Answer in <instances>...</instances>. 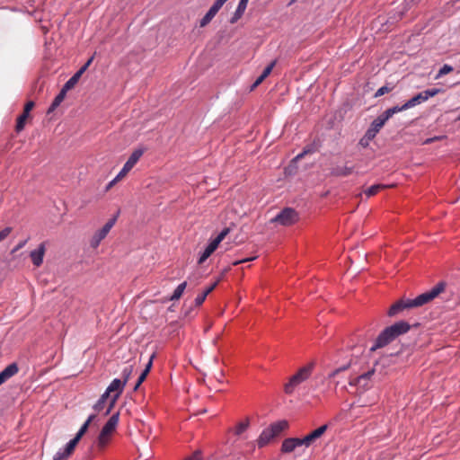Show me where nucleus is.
<instances>
[{"instance_id": "nucleus-6", "label": "nucleus", "mask_w": 460, "mask_h": 460, "mask_svg": "<svg viewBox=\"0 0 460 460\" xmlns=\"http://www.w3.org/2000/svg\"><path fill=\"white\" fill-rule=\"evenodd\" d=\"M124 386H125V382H122L121 379L115 378L111 381L110 385L107 387L104 394H105V396L110 397V402H109V406L104 413L105 415H108L111 411L118 398L122 394Z\"/></svg>"}, {"instance_id": "nucleus-55", "label": "nucleus", "mask_w": 460, "mask_h": 460, "mask_svg": "<svg viewBox=\"0 0 460 460\" xmlns=\"http://www.w3.org/2000/svg\"><path fill=\"white\" fill-rule=\"evenodd\" d=\"M88 67V64H84L77 72L82 75Z\"/></svg>"}, {"instance_id": "nucleus-11", "label": "nucleus", "mask_w": 460, "mask_h": 460, "mask_svg": "<svg viewBox=\"0 0 460 460\" xmlns=\"http://www.w3.org/2000/svg\"><path fill=\"white\" fill-rule=\"evenodd\" d=\"M79 442V439H77L75 437L71 439L66 446L63 451L57 452L54 456L53 460H65L67 457L70 456V455L74 452L75 447H76L77 443Z\"/></svg>"}, {"instance_id": "nucleus-12", "label": "nucleus", "mask_w": 460, "mask_h": 460, "mask_svg": "<svg viewBox=\"0 0 460 460\" xmlns=\"http://www.w3.org/2000/svg\"><path fill=\"white\" fill-rule=\"evenodd\" d=\"M46 252V245L41 243L36 250H33L30 253V257L34 266L40 267L43 262V258Z\"/></svg>"}, {"instance_id": "nucleus-47", "label": "nucleus", "mask_w": 460, "mask_h": 460, "mask_svg": "<svg viewBox=\"0 0 460 460\" xmlns=\"http://www.w3.org/2000/svg\"><path fill=\"white\" fill-rule=\"evenodd\" d=\"M226 1L227 0H216L212 4V7L219 11Z\"/></svg>"}, {"instance_id": "nucleus-30", "label": "nucleus", "mask_w": 460, "mask_h": 460, "mask_svg": "<svg viewBox=\"0 0 460 460\" xmlns=\"http://www.w3.org/2000/svg\"><path fill=\"white\" fill-rule=\"evenodd\" d=\"M407 109V107H404V103L401 106L396 105L392 108L387 109L383 115H394L395 113L402 111L403 110Z\"/></svg>"}, {"instance_id": "nucleus-35", "label": "nucleus", "mask_w": 460, "mask_h": 460, "mask_svg": "<svg viewBox=\"0 0 460 460\" xmlns=\"http://www.w3.org/2000/svg\"><path fill=\"white\" fill-rule=\"evenodd\" d=\"M245 10L237 7L235 12L234 13L232 18L230 19L231 23L236 22L244 13Z\"/></svg>"}, {"instance_id": "nucleus-21", "label": "nucleus", "mask_w": 460, "mask_h": 460, "mask_svg": "<svg viewBox=\"0 0 460 460\" xmlns=\"http://www.w3.org/2000/svg\"><path fill=\"white\" fill-rule=\"evenodd\" d=\"M151 366H152V361L149 360L148 364L146 365V368L143 370V372L140 374V376H138V379L134 386V390H137L138 387L140 386V385L145 381V379L146 378V376L148 375L149 371H150V368H151Z\"/></svg>"}, {"instance_id": "nucleus-51", "label": "nucleus", "mask_w": 460, "mask_h": 460, "mask_svg": "<svg viewBox=\"0 0 460 460\" xmlns=\"http://www.w3.org/2000/svg\"><path fill=\"white\" fill-rule=\"evenodd\" d=\"M264 81V79L260 75L256 80L255 82L251 85V91L254 90L258 85H260L262 82Z\"/></svg>"}, {"instance_id": "nucleus-18", "label": "nucleus", "mask_w": 460, "mask_h": 460, "mask_svg": "<svg viewBox=\"0 0 460 460\" xmlns=\"http://www.w3.org/2000/svg\"><path fill=\"white\" fill-rule=\"evenodd\" d=\"M230 232V229L228 227H226L224 228L220 233L219 234L210 242V243L207 246L208 248H209V250L211 252H215L219 243L226 238V236L229 234Z\"/></svg>"}, {"instance_id": "nucleus-14", "label": "nucleus", "mask_w": 460, "mask_h": 460, "mask_svg": "<svg viewBox=\"0 0 460 460\" xmlns=\"http://www.w3.org/2000/svg\"><path fill=\"white\" fill-rule=\"evenodd\" d=\"M145 151L146 148L144 147H138L135 149L128 157V161L125 163L124 166L130 171L139 161Z\"/></svg>"}, {"instance_id": "nucleus-34", "label": "nucleus", "mask_w": 460, "mask_h": 460, "mask_svg": "<svg viewBox=\"0 0 460 460\" xmlns=\"http://www.w3.org/2000/svg\"><path fill=\"white\" fill-rule=\"evenodd\" d=\"M245 10L237 7L235 12L234 13L232 18L230 19L231 23L236 22L244 13Z\"/></svg>"}, {"instance_id": "nucleus-49", "label": "nucleus", "mask_w": 460, "mask_h": 460, "mask_svg": "<svg viewBox=\"0 0 460 460\" xmlns=\"http://www.w3.org/2000/svg\"><path fill=\"white\" fill-rule=\"evenodd\" d=\"M445 137V136H438V137H430V138H427L426 140L423 141V144L424 145H428V144H430L434 141H437V140H441Z\"/></svg>"}, {"instance_id": "nucleus-7", "label": "nucleus", "mask_w": 460, "mask_h": 460, "mask_svg": "<svg viewBox=\"0 0 460 460\" xmlns=\"http://www.w3.org/2000/svg\"><path fill=\"white\" fill-rule=\"evenodd\" d=\"M298 220V215L293 208H287L279 212L271 221L281 226H288Z\"/></svg>"}, {"instance_id": "nucleus-29", "label": "nucleus", "mask_w": 460, "mask_h": 460, "mask_svg": "<svg viewBox=\"0 0 460 460\" xmlns=\"http://www.w3.org/2000/svg\"><path fill=\"white\" fill-rule=\"evenodd\" d=\"M132 372H133V367L132 366H128V367H124V369L122 370V373H121L122 379H121V381L125 382V385L129 380V378H130V376L132 375Z\"/></svg>"}, {"instance_id": "nucleus-42", "label": "nucleus", "mask_w": 460, "mask_h": 460, "mask_svg": "<svg viewBox=\"0 0 460 460\" xmlns=\"http://www.w3.org/2000/svg\"><path fill=\"white\" fill-rule=\"evenodd\" d=\"M207 296H208L204 292L202 294H200V295H198L197 297L194 300L195 305L196 306L201 305L203 304V302L205 301Z\"/></svg>"}, {"instance_id": "nucleus-20", "label": "nucleus", "mask_w": 460, "mask_h": 460, "mask_svg": "<svg viewBox=\"0 0 460 460\" xmlns=\"http://www.w3.org/2000/svg\"><path fill=\"white\" fill-rule=\"evenodd\" d=\"M250 426V420L248 418H245L244 420L238 422L234 428L232 429V431L236 436H241L243 433H244L247 429Z\"/></svg>"}, {"instance_id": "nucleus-1", "label": "nucleus", "mask_w": 460, "mask_h": 460, "mask_svg": "<svg viewBox=\"0 0 460 460\" xmlns=\"http://www.w3.org/2000/svg\"><path fill=\"white\" fill-rule=\"evenodd\" d=\"M445 288L446 284L444 282H439L429 291L420 294L413 299L402 298L390 306L387 314L390 317H394L402 314L404 310L420 307L438 296L445 291Z\"/></svg>"}, {"instance_id": "nucleus-33", "label": "nucleus", "mask_w": 460, "mask_h": 460, "mask_svg": "<svg viewBox=\"0 0 460 460\" xmlns=\"http://www.w3.org/2000/svg\"><path fill=\"white\" fill-rule=\"evenodd\" d=\"M277 61L276 60H273L272 62H270L263 70V72L261 73V76L265 80L266 77L269 76V75L271 73L273 67L275 66Z\"/></svg>"}, {"instance_id": "nucleus-15", "label": "nucleus", "mask_w": 460, "mask_h": 460, "mask_svg": "<svg viewBox=\"0 0 460 460\" xmlns=\"http://www.w3.org/2000/svg\"><path fill=\"white\" fill-rule=\"evenodd\" d=\"M319 143L314 140L313 143L305 146L303 151L299 153L297 155H296L292 161L296 163L303 159L305 155L317 152L319 150Z\"/></svg>"}, {"instance_id": "nucleus-59", "label": "nucleus", "mask_w": 460, "mask_h": 460, "mask_svg": "<svg viewBox=\"0 0 460 460\" xmlns=\"http://www.w3.org/2000/svg\"><path fill=\"white\" fill-rule=\"evenodd\" d=\"M93 57L90 58L85 64H88V66H89L90 64L93 62Z\"/></svg>"}, {"instance_id": "nucleus-26", "label": "nucleus", "mask_w": 460, "mask_h": 460, "mask_svg": "<svg viewBox=\"0 0 460 460\" xmlns=\"http://www.w3.org/2000/svg\"><path fill=\"white\" fill-rule=\"evenodd\" d=\"M81 76L82 75L80 73L76 72L71 78L66 81L64 86L68 90L72 89L77 84Z\"/></svg>"}, {"instance_id": "nucleus-38", "label": "nucleus", "mask_w": 460, "mask_h": 460, "mask_svg": "<svg viewBox=\"0 0 460 460\" xmlns=\"http://www.w3.org/2000/svg\"><path fill=\"white\" fill-rule=\"evenodd\" d=\"M292 441L294 442V446L295 447H300V446H305L306 447H308L309 446L307 445L306 441H305V438H291Z\"/></svg>"}, {"instance_id": "nucleus-58", "label": "nucleus", "mask_w": 460, "mask_h": 460, "mask_svg": "<svg viewBox=\"0 0 460 460\" xmlns=\"http://www.w3.org/2000/svg\"><path fill=\"white\" fill-rule=\"evenodd\" d=\"M230 270V267H227L226 268L223 272H222V276H224L226 272H228Z\"/></svg>"}, {"instance_id": "nucleus-54", "label": "nucleus", "mask_w": 460, "mask_h": 460, "mask_svg": "<svg viewBox=\"0 0 460 460\" xmlns=\"http://www.w3.org/2000/svg\"><path fill=\"white\" fill-rule=\"evenodd\" d=\"M208 13H210L211 16L214 18L216 14L218 13V11L211 6Z\"/></svg>"}, {"instance_id": "nucleus-52", "label": "nucleus", "mask_w": 460, "mask_h": 460, "mask_svg": "<svg viewBox=\"0 0 460 460\" xmlns=\"http://www.w3.org/2000/svg\"><path fill=\"white\" fill-rule=\"evenodd\" d=\"M27 243V240H24V241H22L20 242L12 251V252H18L20 249H22L25 243Z\"/></svg>"}, {"instance_id": "nucleus-22", "label": "nucleus", "mask_w": 460, "mask_h": 460, "mask_svg": "<svg viewBox=\"0 0 460 460\" xmlns=\"http://www.w3.org/2000/svg\"><path fill=\"white\" fill-rule=\"evenodd\" d=\"M186 286H187V282L184 281L182 283H181L174 290L173 294L172 295V296L170 297V300L171 301H174V300H178L181 298V296H182L185 288H186Z\"/></svg>"}, {"instance_id": "nucleus-24", "label": "nucleus", "mask_w": 460, "mask_h": 460, "mask_svg": "<svg viewBox=\"0 0 460 460\" xmlns=\"http://www.w3.org/2000/svg\"><path fill=\"white\" fill-rule=\"evenodd\" d=\"M31 118V117H18L15 130L17 132L22 131L24 128L25 125L30 123Z\"/></svg>"}, {"instance_id": "nucleus-10", "label": "nucleus", "mask_w": 460, "mask_h": 460, "mask_svg": "<svg viewBox=\"0 0 460 460\" xmlns=\"http://www.w3.org/2000/svg\"><path fill=\"white\" fill-rule=\"evenodd\" d=\"M374 373H375V369L372 368L371 370H368L367 372H366L358 376L353 377L350 379L349 385L358 386L359 388H362L363 390L367 389L369 387V381H370L372 376L374 375Z\"/></svg>"}, {"instance_id": "nucleus-25", "label": "nucleus", "mask_w": 460, "mask_h": 460, "mask_svg": "<svg viewBox=\"0 0 460 460\" xmlns=\"http://www.w3.org/2000/svg\"><path fill=\"white\" fill-rule=\"evenodd\" d=\"M295 448L294 442L291 438L285 439L281 446V451L284 453H291Z\"/></svg>"}, {"instance_id": "nucleus-27", "label": "nucleus", "mask_w": 460, "mask_h": 460, "mask_svg": "<svg viewBox=\"0 0 460 460\" xmlns=\"http://www.w3.org/2000/svg\"><path fill=\"white\" fill-rule=\"evenodd\" d=\"M109 401L110 402V397L109 396H105V394H103L101 398L98 400V402L94 404L93 406V409L96 411H101L103 410L104 408V404L105 402Z\"/></svg>"}, {"instance_id": "nucleus-8", "label": "nucleus", "mask_w": 460, "mask_h": 460, "mask_svg": "<svg viewBox=\"0 0 460 460\" xmlns=\"http://www.w3.org/2000/svg\"><path fill=\"white\" fill-rule=\"evenodd\" d=\"M440 92V89L438 88H430L425 91H422L416 94L415 96L409 99L404 102V107L411 108L415 105L420 104L423 102L427 101L429 98L435 96L437 93Z\"/></svg>"}, {"instance_id": "nucleus-44", "label": "nucleus", "mask_w": 460, "mask_h": 460, "mask_svg": "<svg viewBox=\"0 0 460 460\" xmlns=\"http://www.w3.org/2000/svg\"><path fill=\"white\" fill-rule=\"evenodd\" d=\"M11 232H12V228L9 226L5 227L2 231H0V242L4 240L10 234Z\"/></svg>"}, {"instance_id": "nucleus-50", "label": "nucleus", "mask_w": 460, "mask_h": 460, "mask_svg": "<svg viewBox=\"0 0 460 460\" xmlns=\"http://www.w3.org/2000/svg\"><path fill=\"white\" fill-rule=\"evenodd\" d=\"M256 257H251V258H245V259H243V260H238V261H235L232 263L233 266H236V265H239L243 262H246V261H252L253 260H255Z\"/></svg>"}, {"instance_id": "nucleus-9", "label": "nucleus", "mask_w": 460, "mask_h": 460, "mask_svg": "<svg viewBox=\"0 0 460 460\" xmlns=\"http://www.w3.org/2000/svg\"><path fill=\"white\" fill-rule=\"evenodd\" d=\"M117 220V217L110 219L102 229L98 230L92 237L91 246L93 248H97L101 242L107 236L111 229L113 227Z\"/></svg>"}, {"instance_id": "nucleus-40", "label": "nucleus", "mask_w": 460, "mask_h": 460, "mask_svg": "<svg viewBox=\"0 0 460 460\" xmlns=\"http://www.w3.org/2000/svg\"><path fill=\"white\" fill-rule=\"evenodd\" d=\"M33 107H34V102L32 101L28 102L24 105L23 111L21 115H29Z\"/></svg>"}, {"instance_id": "nucleus-46", "label": "nucleus", "mask_w": 460, "mask_h": 460, "mask_svg": "<svg viewBox=\"0 0 460 460\" xmlns=\"http://www.w3.org/2000/svg\"><path fill=\"white\" fill-rule=\"evenodd\" d=\"M390 88L387 87V86H382L380 87L375 93V97H379V96H382L384 95L385 93H387L388 92H390Z\"/></svg>"}, {"instance_id": "nucleus-31", "label": "nucleus", "mask_w": 460, "mask_h": 460, "mask_svg": "<svg viewBox=\"0 0 460 460\" xmlns=\"http://www.w3.org/2000/svg\"><path fill=\"white\" fill-rule=\"evenodd\" d=\"M374 138L371 137V134L370 133H365V135L363 136V137L359 140L358 142V145L360 146H362L363 148H366L369 146L370 142L373 140Z\"/></svg>"}, {"instance_id": "nucleus-41", "label": "nucleus", "mask_w": 460, "mask_h": 460, "mask_svg": "<svg viewBox=\"0 0 460 460\" xmlns=\"http://www.w3.org/2000/svg\"><path fill=\"white\" fill-rule=\"evenodd\" d=\"M349 365H344L339 368H336L335 370L332 371L329 374V377L332 378V377L336 376L340 372L347 370L349 368Z\"/></svg>"}, {"instance_id": "nucleus-56", "label": "nucleus", "mask_w": 460, "mask_h": 460, "mask_svg": "<svg viewBox=\"0 0 460 460\" xmlns=\"http://www.w3.org/2000/svg\"><path fill=\"white\" fill-rule=\"evenodd\" d=\"M96 418V415L95 414H92L88 417V419L86 420V422L91 424L92 421L94 420V419Z\"/></svg>"}, {"instance_id": "nucleus-16", "label": "nucleus", "mask_w": 460, "mask_h": 460, "mask_svg": "<svg viewBox=\"0 0 460 460\" xmlns=\"http://www.w3.org/2000/svg\"><path fill=\"white\" fill-rule=\"evenodd\" d=\"M389 117H384L383 119L378 117L377 119H376L372 123H371V126L370 128L367 130L366 133H370L371 134V137L373 138H375V137L376 136V134L379 132V130L384 127V125L385 124L387 119Z\"/></svg>"}, {"instance_id": "nucleus-36", "label": "nucleus", "mask_w": 460, "mask_h": 460, "mask_svg": "<svg viewBox=\"0 0 460 460\" xmlns=\"http://www.w3.org/2000/svg\"><path fill=\"white\" fill-rule=\"evenodd\" d=\"M213 253V252H211L209 250V248L206 247V249L204 250V252H202V254L200 255V257L199 258L198 260V264L201 265L205 262V261Z\"/></svg>"}, {"instance_id": "nucleus-3", "label": "nucleus", "mask_w": 460, "mask_h": 460, "mask_svg": "<svg viewBox=\"0 0 460 460\" xmlns=\"http://www.w3.org/2000/svg\"><path fill=\"white\" fill-rule=\"evenodd\" d=\"M314 368V362H310L300 367L293 376H290L288 382L284 385V392L287 394H292L299 385L305 382L311 376Z\"/></svg>"}, {"instance_id": "nucleus-43", "label": "nucleus", "mask_w": 460, "mask_h": 460, "mask_svg": "<svg viewBox=\"0 0 460 460\" xmlns=\"http://www.w3.org/2000/svg\"><path fill=\"white\" fill-rule=\"evenodd\" d=\"M129 172V170L127 169L124 165L123 168L120 170V172L118 173V175L115 177V181H120L123 179L128 173Z\"/></svg>"}, {"instance_id": "nucleus-60", "label": "nucleus", "mask_w": 460, "mask_h": 460, "mask_svg": "<svg viewBox=\"0 0 460 460\" xmlns=\"http://www.w3.org/2000/svg\"><path fill=\"white\" fill-rule=\"evenodd\" d=\"M297 0H292L291 3L296 2Z\"/></svg>"}, {"instance_id": "nucleus-17", "label": "nucleus", "mask_w": 460, "mask_h": 460, "mask_svg": "<svg viewBox=\"0 0 460 460\" xmlns=\"http://www.w3.org/2000/svg\"><path fill=\"white\" fill-rule=\"evenodd\" d=\"M18 365L16 363H12L0 372V376L4 380V382H6L8 379L15 376L18 373Z\"/></svg>"}, {"instance_id": "nucleus-53", "label": "nucleus", "mask_w": 460, "mask_h": 460, "mask_svg": "<svg viewBox=\"0 0 460 460\" xmlns=\"http://www.w3.org/2000/svg\"><path fill=\"white\" fill-rule=\"evenodd\" d=\"M249 0H240L237 7L246 10Z\"/></svg>"}, {"instance_id": "nucleus-39", "label": "nucleus", "mask_w": 460, "mask_h": 460, "mask_svg": "<svg viewBox=\"0 0 460 460\" xmlns=\"http://www.w3.org/2000/svg\"><path fill=\"white\" fill-rule=\"evenodd\" d=\"M212 19L213 17L211 16V14L207 12V13L202 17V19L199 22L200 27L207 26L212 21Z\"/></svg>"}, {"instance_id": "nucleus-28", "label": "nucleus", "mask_w": 460, "mask_h": 460, "mask_svg": "<svg viewBox=\"0 0 460 460\" xmlns=\"http://www.w3.org/2000/svg\"><path fill=\"white\" fill-rule=\"evenodd\" d=\"M336 176H348L352 173V168L351 167H339L336 168L334 172Z\"/></svg>"}, {"instance_id": "nucleus-13", "label": "nucleus", "mask_w": 460, "mask_h": 460, "mask_svg": "<svg viewBox=\"0 0 460 460\" xmlns=\"http://www.w3.org/2000/svg\"><path fill=\"white\" fill-rule=\"evenodd\" d=\"M327 429L328 426L325 424L313 430L308 435L305 436L307 445L310 447L313 444H314L316 440L319 439L325 433Z\"/></svg>"}, {"instance_id": "nucleus-48", "label": "nucleus", "mask_w": 460, "mask_h": 460, "mask_svg": "<svg viewBox=\"0 0 460 460\" xmlns=\"http://www.w3.org/2000/svg\"><path fill=\"white\" fill-rule=\"evenodd\" d=\"M221 279H218L216 282H214L210 287H208L205 291L204 293L208 296L215 288L218 285L219 281H220Z\"/></svg>"}, {"instance_id": "nucleus-45", "label": "nucleus", "mask_w": 460, "mask_h": 460, "mask_svg": "<svg viewBox=\"0 0 460 460\" xmlns=\"http://www.w3.org/2000/svg\"><path fill=\"white\" fill-rule=\"evenodd\" d=\"M184 460H202V456L200 451H195L192 455L186 457Z\"/></svg>"}, {"instance_id": "nucleus-37", "label": "nucleus", "mask_w": 460, "mask_h": 460, "mask_svg": "<svg viewBox=\"0 0 460 460\" xmlns=\"http://www.w3.org/2000/svg\"><path fill=\"white\" fill-rule=\"evenodd\" d=\"M89 423H87L86 421L82 425V427L80 428L79 431L77 432V434L75 435V438L77 439H81V438L85 434V432L87 431L88 428H89Z\"/></svg>"}, {"instance_id": "nucleus-32", "label": "nucleus", "mask_w": 460, "mask_h": 460, "mask_svg": "<svg viewBox=\"0 0 460 460\" xmlns=\"http://www.w3.org/2000/svg\"><path fill=\"white\" fill-rule=\"evenodd\" d=\"M454 70L453 66L445 64L438 71V75H436V79L442 77L443 75L452 72Z\"/></svg>"}, {"instance_id": "nucleus-2", "label": "nucleus", "mask_w": 460, "mask_h": 460, "mask_svg": "<svg viewBox=\"0 0 460 460\" xmlns=\"http://www.w3.org/2000/svg\"><path fill=\"white\" fill-rule=\"evenodd\" d=\"M411 329V325L404 321H400L393 325L386 327L376 339L375 344L370 348L371 351L384 348L397 337L407 333Z\"/></svg>"}, {"instance_id": "nucleus-4", "label": "nucleus", "mask_w": 460, "mask_h": 460, "mask_svg": "<svg viewBox=\"0 0 460 460\" xmlns=\"http://www.w3.org/2000/svg\"><path fill=\"white\" fill-rule=\"evenodd\" d=\"M119 420V413L116 412L112 414L105 425L102 427L98 438H97V447L100 450L104 449L107 445L110 443L113 434L116 431V428L118 426Z\"/></svg>"}, {"instance_id": "nucleus-23", "label": "nucleus", "mask_w": 460, "mask_h": 460, "mask_svg": "<svg viewBox=\"0 0 460 460\" xmlns=\"http://www.w3.org/2000/svg\"><path fill=\"white\" fill-rule=\"evenodd\" d=\"M387 187L388 186L384 185V184H376V185H373V186L369 187L368 189H367L365 190V194L367 197H372V196L376 195V193H378L381 190H385Z\"/></svg>"}, {"instance_id": "nucleus-57", "label": "nucleus", "mask_w": 460, "mask_h": 460, "mask_svg": "<svg viewBox=\"0 0 460 460\" xmlns=\"http://www.w3.org/2000/svg\"><path fill=\"white\" fill-rule=\"evenodd\" d=\"M118 181H115V178L109 182V184L107 185V190H110Z\"/></svg>"}, {"instance_id": "nucleus-19", "label": "nucleus", "mask_w": 460, "mask_h": 460, "mask_svg": "<svg viewBox=\"0 0 460 460\" xmlns=\"http://www.w3.org/2000/svg\"><path fill=\"white\" fill-rule=\"evenodd\" d=\"M69 91L66 89L64 85L62 89L60 90L59 93L55 97L54 101L52 102L51 105L48 109V113H51L54 111V110L60 105V103L64 101L65 96Z\"/></svg>"}, {"instance_id": "nucleus-5", "label": "nucleus", "mask_w": 460, "mask_h": 460, "mask_svg": "<svg viewBox=\"0 0 460 460\" xmlns=\"http://www.w3.org/2000/svg\"><path fill=\"white\" fill-rule=\"evenodd\" d=\"M288 426L287 420H279L272 423L269 428L265 429L257 439L259 447L266 446L272 438L279 436Z\"/></svg>"}]
</instances>
